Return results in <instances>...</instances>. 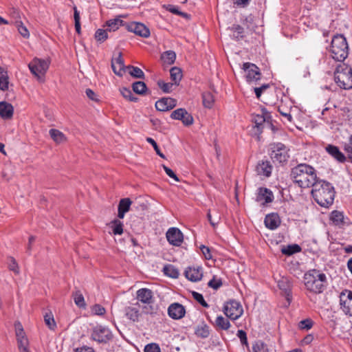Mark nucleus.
<instances>
[{
    "label": "nucleus",
    "instance_id": "1",
    "mask_svg": "<svg viewBox=\"0 0 352 352\" xmlns=\"http://www.w3.org/2000/svg\"><path fill=\"white\" fill-rule=\"evenodd\" d=\"M291 178L300 188L313 186L318 181L316 170L306 164H300L291 171Z\"/></svg>",
    "mask_w": 352,
    "mask_h": 352
},
{
    "label": "nucleus",
    "instance_id": "2",
    "mask_svg": "<svg viewBox=\"0 0 352 352\" xmlns=\"http://www.w3.org/2000/svg\"><path fill=\"white\" fill-rule=\"evenodd\" d=\"M312 187V196L320 206L327 208L333 203L335 190L331 183L318 180Z\"/></svg>",
    "mask_w": 352,
    "mask_h": 352
},
{
    "label": "nucleus",
    "instance_id": "3",
    "mask_svg": "<svg viewBox=\"0 0 352 352\" xmlns=\"http://www.w3.org/2000/svg\"><path fill=\"white\" fill-rule=\"evenodd\" d=\"M304 281L307 290L315 294H320L324 289L327 278L324 274L313 270L305 274Z\"/></svg>",
    "mask_w": 352,
    "mask_h": 352
},
{
    "label": "nucleus",
    "instance_id": "4",
    "mask_svg": "<svg viewBox=\"0 0 352 352\" xmlns=\"http://www.w3.org/2000/svg\"><path fill=\"white\" fill-rule=\"evenodd\" d=\"M331 57L337 61L342 62L348 56L349 47L346 38L341 34L334 36L330 47Z\"/></svg>",
    "mask_w": 352,
    "mask_h": 352
},
{
    "label": "nucleus",
    "instance_id": "5",
    "mask_svg": "<svg viewBox=\"0 0 352 352\" xmlns=\"http://www.w3.org/2000/svg\"><path fill=\"white\" fill-rule=\"evenodd\" d=\"M334 80L341 89H351L352 68L345 63H340L334 72Z\"/></svg>",
    "mask_w": 352,
    "mask_h": 352
},
{
    "label": "nucleus",
    "instance_id": "6",
    "mask_svg": "<svg viewBox=\"0 0 352 352\" xmlns=\"http://www.w3.org/2000/svg\"><path fill=\"white\" fill-rule=\"evenodd\" d=\"M28 67L31 73L34 75L40 82H43L44 76L49 67V63L44 59L34 58L28 64Z\"/></svg>",
    "mask_w": 352,
    "mask_h": 352
},
{
    "label": "nucleus",
    "instance_id": "7",
    "mask_svg": "<svg viewBox=\"0 0 352 352\" xmlns=\"http://www.w3.org/2000/svg\"><path fill=\"white\" fill-rule=\"evenodd\" d=\"M271 158L278 163L286 162L289 157V149L280 142L273 143L270 144Z\"/></svg>",
    "mask_w": 352,
    "mask_h": 352
},
{
    "label": "nucleus",
    "instance_id": "8",
    "mask_svg": "<svg viewBox=\"0 0 352 352\" xmlns=\"http://www.w3.org/2000/svg\"><path fill=\"white\" fill-rule=\"evenodd\" d=\"M223 312L228 318L234 320L241 316L243 309L239 302L231 300L224 305Z\"/></svg>",
    "mask_w": 352,
    "mask_h": 352
},
{
    "label": "nucleus",
    "instance_id": "9",
    "mask_svg": "<svg viewBox=\"0 0 352 352\" xmlns=\"http://www.w3.org/2000/svg\"><path fill=\"white\" fill-rule=\"evenodd\" d=\"M14 329L19 352H30L29 341L21 323L19 321L16 322Z\"/></svg>",
    "mask_w": 352,
    "mask_h": 352
},
{
    "label": "nucleus",
    "instance_id": "10",
    "mask_svg": "<svg viewBox=\"0 0 352 352\" xmlns=\"http://www.w3.org/2000/svg\"><path fill=\"white\" fill-rule=\"evenodd\" d=\"M340 309L346 316L352 317V292L343 290L339 296Z\"/></svg>",
    "mask_w": 352,
    "mask_h": 352
},
{
    "label": "nucleus",
    "instance_id": "11",
    "mask_svg": "<svg viewBox=\"0 0 352 352\" xmlns=\"http://www.w3.org/2000/svg\"><path fill=\"white\" fill-rule=\"evenodd\" d=\"M111 338V331L105 327L96 326L92 330L91 338L98 343H107Z\"/></svg>",
    "mask_w": 352,
    "mask_h": 352
},
{
    "label": "nucleus",
    "instance_id": "12",
    "mask_svg": "<svg viewBox=\"0 0 352 352\" xmlns=\"http://www.w3.org/2000/svg\"><path fill=\"white\" fill-rule=\"evenodd\" d=\"M243 69L245 72L246 80L251 83L260 80L261 74L259 68L254 64L245 63L243 65Z\"/></svg>",
    "mask_w": 352,
    "mask_h": 352
},
{
    "label": "nucleus",
    "instance_id": "13",
    "mask_svg": "<svg viewBox=\"0 0 352 352\" xmlns=\"http://www.w3.org/2000/svg\"><path fill=\"white\" fill-rule=\"evenodd\" d=\"M124 25L129 32H133L138 36L144 38H148L150 36V30L144 23L132 21L126 23Z\"/></svg>",
    "mask_w": 352,
    "mask_h": 352
},
{
    "label": "nucleus",
    "instance_id": "14",
    "mask_svg": "<svg viewBox=\"0 0 352 352\" xmlns=\"http://www.w3.org/2000/svg\"><path fill=\"white\" fill-rule=\"evenodd\" d=\"M166 236L168 243L176 247L180 246L184 240L183 233L179 228L174 227L167 230Z\"/></svg>",
    "mask_w": 352,
    "mask_h": 352
},
{
    "label": "nucleus",
    "instance_id": "15",
    "mask_svg": "<svg viewBox=\"0 0 352 352\" xmlns=\"http://www.w3.org/2000/svg\"><path fill=\"white\" fill-rule=\"evenodd\" d=\"M170 118L173 120H181L186 126L191 125L193 123L192 116L183 108L173 111L170 114Z\"/></svg>",
    "mask_w": 352,
    "mask_h": 352
},
{
    "label": "nucleus",
    "instance_id": "16",
    "mask_svg": "<svg viewBox=\"0 0 352 352\" xmlns=\"http://www.w3.org/2000/svg\"><path fill=\"white\" fill-rule=\"evenodd\" d=\"M168 315L173 320H179L182 318L186 314L185 307L179 302H173L168 307Z\"/></svg>",
    "mask_w": 352,
    "mask_h": 352
},
{
    "label": "nucleus",
    "instance_id": "17",
    "mask_svg": "<svg viewBox=\"0 0 352 352\" xmlns=\"http://www.w3.org/2000/svg\"><path fill=\"white\" fill-rule=\"evenodd\" d=\"M177 105V100L170 97H164L155 102V108L160 111H168Z\"/></svg>",
    "mask_w": 352,
    "mask_h": 352
},
{
    "label": "nucleus",
    "instance_id": "18",
    "mask_svg": "<svg viewBox=\"0 0 352 352\" xmlns=\"http://www.w3.org/2000/svg\"><path fill=\"white\" fill-rule=\"evenodd\" d=\"M256 171L258 175L269 177L272 171V166L267 160L260 161L256 167Z\"/></svg>",
    "mask_w": 352,
    "mask_h": 352
},
{
    "label": "nucleus",
    "instance_id": "19",
    "mask_svg": "<svg viewBox=\"0 0 352 352\" xmlns=\"http://www.w3.org/2000/svg\"><path fill=\"white\" fill-rule=\"evenodd\" d=\"M185 276L189 280L197 282L202 278L203 274L199 267H189L185 270Z\"/></svg>",
    "mask_w": 352,
    "mask_h": 352
},
{
    "label": "nucleus",
    "instance_id": "20",
    "mask_svg": "<svg viewBox=\"0 0 352 352\" xmlns=\"http://www.w3.org/2000/svg\"><path fill=\"white\" fill-rule=\"evenodd\" d=\"M137 300L144 304H151L153 299V292L147 288H141L137 291Z\"/></svg>",
    "mask_w": 352,
    "mask_h": 352
},
{
    "label": "nucleus",
    "instance_id": "21",
    "mask_svg": "<svg viewBox=\"0 0 352 352\" xmlns=\"http://www.w3.org/2000/svg\"><path fill=\"white\" fill-rule=\"evenodd\" d=\"M274 199L272 192L266 188H260L256 197V201L262 204L271 203Z\"/></svg>",
    "mask_w": 352,
    "mask_h": 352
},
{
    "label": "nucleus",
    "instance_id": "22",
    "mask_svg": "<svg viewBox=\"0 0 352 352\" xmlns=\"http://www.w3.org/2000/svg\"><path fill=\"white\" fill-rule=\"evenodd\" d=\"M265 225L270 230L276 229L280 224V219L277 213H271L266 215Z\"/></svg>",
    "mask_w": 352,
    "mask_h": 352
},
{
    "label": "nucleus",
    "instance_id": "23",
    "mask_svg": "<svg viewBox=\"0 0 352 352\" xmlns=\"http://www.w3.org/2000/svg\"><path fill=\"white\" fill-rule=\"evenodd\" d=\"M14 113L13 106L7 102H0V117L3 120H10Z\"/></svg>",
    "mask_w": 352,
    "mask_h": 352
},
{
    "label": "nucleus",
    "instance_id": "24",
    "mask_svg": "<svg viewBox=\"0 0 352 352\" xmlns=\"http://www.w3.org/2000/svg\"><path fill=\"white\" fill-rule=\"evenodd\" d=\"M111 67L116 75L119 76H122L123 75L126 67L124 64V60L121 56V54H119L117 58L112 60Z\"/></svg>",
    "mask_w": 352,
    "mask_h": 352
},
{
    "label": "nucleus",
    "instance_id": "25",
    "mask_svg": "<svg viewBox=\"0 0 352 352\" xmlns=\"http://www.w3.org/2000/svg\"><path fill=\"white\" fill-rule=\"evenodd\" d=\"M326 151L340 162H344L346 160L344 154L339 150L338 146L329 144L325 148Z\"/></svg>",
    "mask_w": 352,
    "mask_h": 352
},
{
    "label": "nucleus",
    "instance_id": "26",
    "mask_svg": "<svg viewBox=\"0 0 352 352\" xmlns=\"http://www.w3.org/2000/svg\"><path fill=\"white\" fill-rule=\"evenodd\" d=\"M132 201L130 200L129 198H124L120 199L118 204V217L120 219H123L124 217L126 212H127L129 210Z\"/></svg>",
    "mask_w": 352,
    "mask_h": 352
},
{
    "label": "nucleus",
    "instance_id": "27",
    "mask_svg": "<svg viewBox=\"0 0 352 352\" xmlns=\"http://www.w3.org/2000/svg\"><path fill=\"white\" fill-rule=\"evenodd\" d=\"M49 133L52 139L57 144H62L67 141V138L63 133L59 130L52 129Z\"/></svg>",
    "mask_w": 352,
    "mask_h": 352
},
{
    "label": "nucleus",
    "instance_id": "28",
    "mask_svg": "<svg viewBox=\"0 0 352 352\" xmlns=\"http://www.w3.org/2000/svg\"><path fill=\"white\" fill-rule=\"evenodd\" d=\"M125 314L126 317L133 322H138L141 314L138 308L133 307H128L125 309Z\"/></svg>",
    "mask_w": 352,
    "mask_h": 352
},
{
    "label": "nucleus",
    "instance_id": "29",
    "mask_svg": "<svg viewBox=\"0 0 352 352\" xmlns=\"http://www.w3.org/2000/svg\"><path fill=\"white\" fill-rule=\"evenodd\" d=\"M9 87V78L7 72L0 66V89L7 91Z\"/></svg>",
    "mask_w": 352,
    "mask_h": 352
},
{
    "label": "nucleus",
    "instance_id": "30",
    "mask_svg": "<svg viewBox=\"0 0 352 352\" xmlns=\"http://www.w3.org/2000/svg\"><path fill=\"white\" fill-rule=\"evenodd\" d=\"M170 78L175 85H178L182 78L181 69L177 67H172L170 70Z\"/></svg>",
    "mask_w": 352,
    "mask_h": 352
},
{
    "label": "nucleus",
    "instance_id": "31",
    "mask_svg": "<svg viewBox=\"0 0 352 352\" xmlns=\"http://www.w3.org/2000/svg\"><path fill=\"white\" fill-rule=\"evenodd\" d=\"M107 25L109 31H116L119 28V27L124 25V24L120 16H118L115 19L107 21Z\"/></svg>",
    "mask_w": 352,
    "mask_h": 352
},
{
    "label": "nucleus",
    "instance_id": "32",
    "mask_svg": "<svg viewBox=\"0 0 352 352\" xmlns=\"http://www.w3.org/2000/svg\"><path fill=\"white\" fill-rule=\"evenodd\" d=\"M113 233L115 235H120L123 233V223L118 219H114L109 224Z\"/></svg>",
    "mask_w": 352,
    "mask_h": 352
},
{
    "label": "nucleus",
    "instance_id": "33",
    "mask_svg": "<svg viewBox=\"0 0 352 352\" xmlns=\"http://www.w3.org/2000/svg\"><path fill=\"white\" fill-rule=\"evenodd\" d=\"M228 30L232 33L231 36L236 39H240L243 37L244 29L239 25H234Z\"/></svg>",
    "mask_w": 352,
    "mask_h": 352
},
{
    "label": "nucleus",
    "instance_id": "34",
    "mask_svg": "<svg viewBox=\"0 0 352 352\" xmlns=\"http://www.w3.org/2000/svg\"><path fill=\"white\" fill-rule=\"evenodd\" d=\"M126 69L133 77L141 79L144 78V74L143 71L138 67L129 65L126 67Z\"/></svg>",
    "mask_w": 352,
    "mask_h": 352
},
{
    "label": "nucleus",
    "instance_id": "35",
    "mask_svg": "<svg viewBox=\"0 0 352 352\" xmlns=\"http://www.w3.org/2000/svg\"><path fill=\"white\" fill-rule=\"evenodd\" d=\"M163 271L165 275L170 278H177L179 275V270L172 265H165Z\"/></svg>",
    "mask_w": 352,
    "mask_h": 352
},
{
    "label": "nucleus",
    "instance_id": "36",
    "mask_svg": "<svg viewBox=\"0 0 352 352\" xmlns=\"http://www.w3.org/2000/svg\"><path fill=\"white\" fill-rule=\"evenodd\" d=\"M195 333L201 338H207L210 335L209 327L205 324H199L197 327Z\"/></svg>",
    "mask_w": 352,
    "mask_h": 352
},
{
    "label": "nucleus",
    "instance_id": "37",
    "mask_svg": "<svg viewBox=\"0 0 352 352\" xmlns=\"http://www.w3.org/2000/svg\"><path fill=\"white\" fill-rule=\"evenodd\" d=\"M132 88L135 93L140 95L144 94L147 89L146 84L142 81L133 82L132 85Z\"/></svg>",
    "mask_w": 352,
    "mask_h": 352
},
{
    "label": "nucleus",
    "instance_id": "38",
    "mask_svg": "<svg viewBox=\"0 0 352 352\" xmlns=\"http://www.w3.org/2000/svg\"><path fill=\"white\" fill-rule=\"evenodd\" d=\"M162 59L165 63L171 65L176 59V54L173 51H166L162 55Z\"/></svg>",
    "mask_w": 352,
    "mask_h": 352
},
{
    "label": "nucleus",
    "instance_id": "39",
    "mask_svg": "<svg viewBox=\"0 0 352 352\" xmlns=\"http://www.w3.org/2000/svg\"><path fill=\"white\" fill-rule=\"evenodd\" d=\"M203 104L207 108H211L214 102V96L210 92H204L202 94Z\"/></svg>",
    "mask_w": 352,
    "mask_h": 352
},
{
    "label": "nucleus",
    "instance_id": "40",
    "mask_svg": "<svg viewBox=\"0 0 352 352\" xmlns=\"http://www.w3.org/2000/svg\"><path fill=\"white\" fill-rule=\"evenodd\" d=\"M331 219L336 226H340L343 223L344 215L342 212L334 210L331 212Z\"/></svg>",
    "mask_w": 352,
    "mask_h": 352
},
{
    "label": "nucleus",
    "instance_id": "41",
    "mask_svg": "<svg viewBox=\"0 0 352 352\" xmlns=\"http://www.w3.org/2000/svg\"><path fill=\"white\" fill-rule=\"evenodd\" d=\"M301 250L298 245H290L282 249V253L285 255H292L294 253L299 252Z\"/></svg>",
    "mask_w": 352,
    "mask_h": 352
},
{
    "label": "nucleus",
    "instance_id": "42",
    "mask_svg": "<svg viewBox=\"0 0 352 352\" xmlns=\"http://www.w3.org/2000/svg\"><path fill=\"white\" fill-rule=\"evenodd\" d=\"M120 93L124 98L130 101L136 102L138 100V98L133 96L132 91L129 88L122 87L120 89Z\"/></svg>",
    "mask_w": 352,
    "mask_h": 352
},
{
    "label": "nucleus",
    "instance_id": "43",
    "mask_svg": "<svg viewBox=\"0 0 352 352\" xmlns=\"http://www.w3.org/2000/svg\"><path fill=\"white\" fill-rule=\"evenodd\" d=\"M44 320L45 322V324L49 327L51 330H54L56 324L55 322V320L54 319V316L51 314H46L44 316Z\"/></svg>",
    "mask_w": 352,
    "mask_h": 352
},
{
    "label": "nucleus",
    "instance_id": "44",
    "mask_svg": "<svg viewBox=\"0 0 352 352\" xmlns=\"http://www.w3.org/2000/svg\"><path fill=\"white\" fill-rule=\"evenodd\" d=\"M253 352H268L267 345L262 341L256 342L252 346Z\"/></svg>",
    "mask_w": 352,
    "mask_h": 352
},
{
    "label": "nucleus",
    "instance_id": "45",
    "mask_svg": "<svg viewBox=\"0 0 352 352\" xmlns=\"http://www.w3.org/2000/svg\"><path fill=\"white\" fill-rule=\"evenodd\" d=\"M174 82H165L163 80H158L157 85L164 93H170L173 89Z\"/></svg>",
    "mask_w": 352,
    "mask_h": 352
},
{
    "label": "nucleus",
    "instance_id": "46",
    "mask_svg": "<svg viewBox=\"0 0 352 352\" xmlns=\"http://www.w3.org/2000/svg\"><path fill=\"white\" fill-rule=\"evenodd\" d=\"M166 9L168 11H169L170 12H171L173 14H177L179 16H182L184 18H188V14L187 13L181 12L179 10V8L177 6H173V5H168V7L166 8Z\"/></svg>",
    "mask_w": 352,
    "mask_h": 352
},
{
    "label": "nucleus",
    "instance_id": "47",
    "mask_svg": "<svg viewBox=\"0 0 352 352\" xmlns=\"http://www.w3.org/2000/svg\"><path fill=\"white\" fill-rule=\"evenodd\" d=\"M8 268L10 270L14 272L16 274H19V265L13 257L9 258Z\"/></svg>",
    "mask_w": 352,
    "mask_h": 352
},
{
    "label": "nucleus",
    "instance_id": "48",
    "mask_svg": "<svg viewBox=\"0 0 352 352\" xmlns=\"http://www.w3.org/2000/svg\"><path fill=\"white\" fill-rule=\"evenodd\" d=\"M314 322L310 318L301 320L298 327L300 329H310L313 327Z\"/></svg>",
    "mask_w": 352,
    "mask_h": 352
},
{
    "label": "nucleus",
    "instance_id": "49",
    "mask_svg": "<svg viewBox=\"0 0 352 352\" xmlns=\"http://www.w3.org/2000/svg\"><path fill=\"white\" fill-rule=\"evenodd\" d=\"M107 37V32L104 30L98 29L95 33V38L98 41H104Z\"/></svg>",
    "mask_w": 352,
    "mask_h": 352
},
{
    "label": "nucleus",
    "instance_id": "50",
    "mask_svg": "<svg viewBox=\"0 0 352 352\" xmlns=\"http://www.w3.org/2000/svg\"><path fill=\"white\" fill-rule=\"evenodd\" d=\"M266 119V116L263 115H256L253 118L255 126L259 129L261 126L265 122Z\"/></svg>",
    "mask_w": 352,
    "mask_h": 352
},
{
    "label": "nucleus",
    "instance_id": "51",
    "mask_svg": "<svg viewBox=\"0 0 352 352\" xmlns=\"http://www.w3.org/2000/svg\"><path fill=\"white\" fill-rule=\"evenodd\" d=\"M192 296L195 300H196L199 303H200L203 307H208V305L205 301L204 296L201 294H199L197 292H192Z\"/></svg>",
    "mask_w": 352,
    "mask_h": 352
},
{
    "label": "nucleus",
    "instance_id": "52",
    "mask_svg": "<svg viewBox=\"0 0 352 352\" xmlns=\"http://www.w3.org/2000/svg\"><path fill=\"white\" fill-rule=\"evenodd\" d=\"M146 141H147V142L150 143L153 146L154 150L155 151L156 153L159 156H160L162 158H164V159L165 158L164 155L161 152V151H160L159 146H157L156 142L153 138H146Z\"/></svg>",
    "mask_w": 352,
    "mask_h": 352
},
{
    "label": "nucleus",
    "instance_id": "53",
    "mask_svg": "<svg viewBox=\"0 0 352 352\" xmlns=\"http://www.w3.org/2000/svg\"><path fill=\"white\" fill-rule=\"evenodd\" d=\"M91 311L94 315L102 316L105 314L106 311H105V309L102 306L96 304L93 306V307L91 309Z\"/></svg>",
    "mask_w": 352,
    "mask_h": 352
},
{
    "label": "nucleus",
    "instance_id": "54",
    "mask_svg": "<svg viewBox=\"0 0 352 352\" xmlns=\"http://www.w3.org/2000/svg\"><path fill=\"white\" fill-rule=\"evenodd\" d=\"M74 299L76 305L79 307H82L85 305L84 297L81 294L76 292L74 295Z\"/></svg>",
    "mask_w": 352,
    "mask_h": 352
},
{
    "label": "nucleus",
    "instance_id": "55",
    "mask_svg": "<svg viewBox=\"0 0 352 352\" xmlns=\"http://www.w3.org/2000/svg\"><path fill=\"white\" fill-rule=\"evenodd\" d=\"M18 30L20 34L24 38H28L30 33L27 28L21 23L18 25Z\"/></svg>",
    "mask_w": 352,
    "mask_h": 352
},
{
    "label": "nucleus",
    "instance_id": "56",
    "mask_svg": "<svg viewBox=\"0 0 352 352\" xmlns=\"http://www.w3.org/2000/svg\"><path fill=\"white\" fill-rule=\"evenodd\" d=\"M237 337L239 338L241 342L243 345H248L247 334L243 330H239L236 333Z\"/></svg>",
    "mask_w": 352,
    "mask_h": 352
},
{
    "label": "nucleus",
    "instance_id": "57",
    "mask_svg": "<svg viewBox=\"0 0 352 352\" xmlns=\"http://www.w3.org/2000/svg\"><path fill=\"white\" fill-rule=\"evenodd\" d=\"M144 352H160V349L157 344H149L145 346Z\"/></svg>",
    "mask_w": 352,
    "mask_h": 352
},
{
    "label": "nucleus",
    "instance_id": "58",
    "mask_svg": "<svg viewBox=\"0 0 352 352\" xmlns=\"http://www.w3.org/2000/svg\"><path fill=\"white\" fill-rule=\"evenodd\" d=\"M200 250L206 259L209 260V259L212 258V254L210 252V250L209 249V248H208L205 245H201Z\"/></svg>",
    "mask_w": 352,
    "mask_h": 352
},
{
    "label": "nucleus",
    "instance_id": "59",
    "mask_svg": "<svg viewBox=\"0 0 352 352\" xmlns=\"http://www.w3.org/2000/svg\"><path fill=\"white\" fill-rule=\"evenodd\" d=\"M269 87H270V85L268 84H264L259 87H255L254 92L256 96V98H260L263 91L266 90Z\"/></svg>",
    "mask_w": 352,
    "mask_h": 352
},
{
    "label": "nucleus",
    "instance_id": "60",
    "mask_svg": "<svg viewBox=\"0 0 352 352\" xmlns=\"http://www.w3.org/2000/svg\"><path fill=\"white\" fill-rule=\"evenodd\" d=\"M163 168L165 171V173L171 178H173L175 181L179 182V179L177 175L173 172L172 169L166 166L165 165L163 166Z\"/></svg>",
    "mask_w": 352,
    "mask_h": 352
},
{
    "label": "nucleus",
    "instance_id": "61",
    "mask_svg": "<svg viewBox=\"0 0 352 352\" xmlns=\"http://www.w3.org/2000/svg\"><path fill=\"white\" fill-rule=\"evenodd\" d=\"M278 285L280 289L285 290V292L289 289V285L287 280L283 279L280 280Z\"/></svg>",
    "mask_w": 352,
    "mask_h": 352
},
{
    "label": "nucleus",
    "instance_id": "62",
    "mask_svg": "<svg viewBox=\"0 0 352 352\" xmlns=\"http://www.w3.org/2000/svg\"><path fill=\"white\" fill-rule=\"evenodd\" d=\"M208 285L210 287L217 289L220 287V279L215 280L213 278L208 282Z\"/></svg>",
    "mask_w": 352,
    "mask_h": 352
},
{
    "label": "nucleus",
    "instance_id": "63",
    "mask_svg": "<svg viewBox=\"0 0 352 352\" xmlns=\"http://www.w3.org/2000/svg\"><path fill=\"white\" fill-rule=\"evenodd\" d=\"M344 150L348 153L352 154V135L350 136L348 142L345 143Z\"/></svg>",
    "mask_w": 352,
    "mask_h": 352
},
{
    "label": "nucleus",
    "instance_id": "64",
    "mask_svg": "<svg viewBox=\"0 0 352 352\" xmlns=\"http://www.w3.org/2000/svg\"><path fill=\"white\" fill-rule=\"evenodd\" d=\"M74 352H94V350L91 347L82 346L80 348H76Z\"/></svg>",
    "mask_w": 352,
    "mask_h": 352
}]
</instances>
